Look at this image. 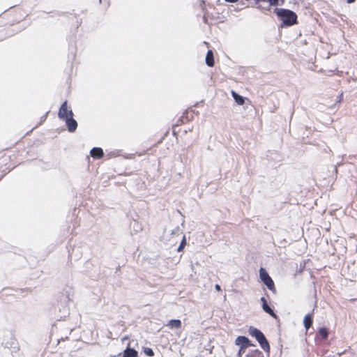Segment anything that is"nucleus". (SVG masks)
I'll return each mask as SVG.
<instances>
[{
	"label": "nucleus",
	"instance_id": "3",
	"mask_svg": "<svg viewBox=\"0 0 357 357\" xmlns=\"http://www.w3.org/2000/svg\"><path fill=\"white\" fill-rule=\"evenodd\" d=\"M259 278L270 291H273V293L275 292L274 282L269 276L265 268H261L259 269Z\"/></svg>",
	"mask_w": 357,
	"mask_h": 357
},
{
	"label": "nucleus",
	"instance_id": "13",
	"mask_svg": "<svg viewBox=\"0 0 357 357\" xmlns=\"http://www.w3.org/2000/svg\"><path fill=\"white\" fill-rule=\"evenodd\" d=\"M231 96L234 99L235 102L239 105H243L245 103V98L234 91H231Z\"/></svg>",
	"mask_w": 357,
	"mask_h": 357
},
{
	"label": "nucleus",
	"instance_id": "10",
	"mask_svg": "<svg viewBox=\"0 0 357 357\" xmlns=\"http://www.w3.org/2000/svg\"><path fill=\"white\" fill-rule=\"evenodd\" d=\"M90 154L93 158L99 159L103 156L104 153L101 148L94 147L91 150Z\"/></svg>",
	"mask_w": 357,
	"mask_h": 357
},
{
	"label": "nucleus",
	"instance_id": "20",
	"mask_svg": "<svg viewBox=\"0 0 357 357\" xmlns=\"http://www.w3.org/2000/svg\"><path fill=\"white\" fill-rule=\"evenodd\" d=\"M215 289L217 291H221V287H220V285H219L218 284H216L215 285Z\"/></svg>",
	"mask_w": 357,
	"mask_h": 357
},
{
	"label": "nucleus",
	"instance_id": "23",
	"mask_svg": "<svg viewBox=\"0 0 357 357\" xmlns=\"http://www.w3.org/2000/svg\"><path fill=\"white\" fill-rule=\"evenodd\" d=\"M127 339H128V337H127V336H126V337H124L123 338V340H127Z\"/></svg>",
	"mask_w": 357,
	"mask_h": 357
},
{
	"label": "nucleus",
	"instance_id": "12",
	"mask_svg": "<svg viewBox=\"0 0 357 357\" xmlns=\"http://www.w3.org/2000/svg\"><path fill=\"white\" fill-rule=\"evenodd\" d=\"M312 324V313H308L305 315L303 319V325L307 331Z\"/></svg>",
	"mask_w": 357,
	"mask_h": 357
},
{
	"label": "nucleus",
	"instance_id": "22",
	"mask_svg": "<svg viewBox=\"0 0 357 357\" xmlns=\"http://www.w3.org/2000/svg\"><path fill=\"white\" fill-rule=\"evenodd\" d=\"M348 3H351L355 1V0H347Z\"/></svg>",
	"mask_w": 357,
	"mask_h": 357
},
{
	"label": "nucleus",
	"instance_id": "6",
	"mask_svg": "<svg viewBox=\"0 0 357 357\" xmlns=\"http://www.w3.org/2000/svg\"><path fill=\"white\" fill-rule=\"evenodd\" d=\"M63 121L66 122L68 130L70 132H74L76 130L77 128V122L73 119V116H68Z\"/></svg>",
	"mask_w": 357,
	"mask_h": 357
},
{
	"label": "nucleus",
	"instance_id": "7",
	"mask_svg": "<svg viewBox=\"0 0 357 357\" xmlns=\"http://www.w3.org/2000/svg\"><path fill=\"white\" fill-rule=\"evenodd\" d=\"M262 303V309L267 314H270L274 319H278L277 314L274 312V311L271 309V307L268 305L266 299L264 297H261L260 299Z\"/></svg>",
	"mask_w": 357,
	"mask_h": 357
},
{
	"label": "nucleus",
	"instance_id": "19",
	"mask_svg": "<svg viewBox=\"0 0 357 357\" xmlns=\"http://www.w3.org/2000/svg\"><path fill=\"white\" fill-rule=\"evenodd\" d=\"M271 6L270 4L268 3V6H264L262 5H259L257 8H259L260 10H271Z\"/></svg>",
	"mask_w": 357,
	"mask_h": 357
},
{
	"label": "nucleus",
	"instance_id": "1",
	"mask_svg": "<svg viewBox=\"0 0 357 357\" xmlns=\"http://www.w3.org/2000/svg\"><path fill=\"white\" fill-rule=\"evenodd\" d=\"M274 13L278 19L282 22L280 27H287L297 24V15L295 12L285 8H275Z\"/></svg>",
	"mask_w": 357,
	"mask_h": 357
},
{
	"label": "nucleus",
	"instance_id": "2",
	"mask_svg": "<svg viewBox=\"0 0 357 357\" xmlns=\"http://www.w3.org/2000/svg\"><path fill=\"white\" fill-rule=\"evenodd\" d=\"M248 333L250 336L256 339L262 349H264L266 352L269 353V343L264 334L260 330L254 326H250L248 328Z\"/></svg>",
	"mask_w": 357,
	"mask_h": 357
},
{
	"label": "nucleus",
	"instance_id": "18",
	"mask_svg": "<svg viewBox=\"0 0 357 357\" xmlns=\"http://www.w3.org/2000/svg\"><path fill=\"white\" fill-rule=\"evenodd\" d=\"M185 244H186L185 237V236H183V239H182V241H181V243H180L179 246L178 247L177 250H178V252H180V251L183 250V249L184 248V247H185Z\"/></svg>",
	"mask_w": 357,
	"mask_h": 357
},
{
	"label": "nucleus",
	"instance_id": "14",
	"mask_svg": "<svg viewBox=\"0 0 357 357\" xmlns=\"http://www.w3.org/2000/svg\"><path fill=\"white\" fill-rule=\"evenodd\" d=\"M256 3L258 2H267L271 6H282L284 3V0H255Z\"/></svg>",
	"mask_w": 357,
	"mask_h": 357
},
{
	"label": "nucleus",
	"instance_id": "5",
	"mask_svg": "<svg viewBox=\"0 0 357 357\" xmlns=\"http://www.w3.org/2000/svg\"><path fill=\"white\" fill-rule=\"evenodd\" d=\"M68 116H73V112L72 109H68L67 101L66 100L64 102L62 103L59 108L58 116L60 119L63 120Z\"/></svg>",
	"mask_w": 357,
	"mask_h": 357
},
{
	"label": "nucleus",
	"instance_id": "17",
	"mask_svg": "<svg viewBox=\"0 0 357 357\" xmlns=\"http://www.w3.org/2000/svg\"><path fill=\"white\" fill-rule=\"evenodd\" d=\"M144 352L147 356L151 357L154 356L153 350L151 348L144 347Z\"/></svg>",
	"mask_w": 357,
	"mask_h": 357
},
{
	"label": "nucleus",
	"instance_id": "9",
	"mask_svg": "<svg viewBox=\"0 0 357 357\" xmlns=\"http://www.w3.org/2000/svg\"><path fill=\"white\" fill-rule=\"evenodd\" d=\"M328 336V329L326 328L323 327V328H319L315 340L316 341H319L320 340H324L327 339Z\"/></svg>",
	"mask_w": 357,
	"mask_h": 357
},
{
	"label": "nucleus",
	"instance_id": "15",
	"mask_svg": "<svg viewBox=\"0 0 357 357\" xmlns=\"http://www.w3.org/2000/svg\"><path fill=\"white\" fill-rule=\"evenodd\" d=\"M181 321L179 319H171L167 324L171 328H180L181 327Z\"/></svg>",
	"mask_w": 357,
	"mask_h": 357
},
{
	"label": "nucleus",
	"instance_id": "8",
	"mask_svg": "<svg viewBox=\"0 0 357 357\" xmlns=\"http://www.w3.org/2000/svg\"><path fill=\"white\" fill-rule=\"evenodd\" d=\"M138 352L133 348L130 347L128 343L127 348L123 351L122 357H137Z\"/></svg>",
	"mask_w": 357,
	"mask_h": 357
},
{
	"label": "nucleus",
	"instance_id": "16",
	"mask_svg": "<svg viewBox=\"0 0 357 357\" xmlns=\"http://www.w3.org/2000/svg\"><path fill=\"white\" fill-rule=\"evenodd\" d=\"M247 357H264L263 353L259 349H255L248 355Z\"/></svg>",
	"mask_w": 357,
	"mask_h": 357
},
{
	"label": "nucleus",
	"instance_id": "4",
	"mask_svg": "<svg viewBox=\"0 0 357 357\" xmlns=\"http://www.w3.org/2000/svg\"><path fill=\"white\" fill-rule=\"evenodd\" d=\"M235 344L240 346L239 352L248 347L254 346L249 338L245 336H238L235 340Z\"/></svg>",
	"mask_w": 357,
	"mask_h": 357
},
{
	"label": "nucleus",
	"instance_id": "24",
	"mask_svg": "<svg viewBox=\"0 0 357 357\" xmlns=\"http://www.w3.org/2000/svg\"><path fill=\"white\" fill-rule=\"evenodd\" d=\"M100 3H101V0H99Z\"/></svg>",
	"mask_w": 357,
	"mask_h": 357
},
{
	"label": "nucleus",
	"instance_id": "21",
	"mask_svg": "<svg viewBox=\"0 0 357 357\" xmlns=\"http://www.w3.org/2000/svg\"><path fill=\"white\" fill-rule=\"evenodd\" d=\"M226 2L229 3H236L238 0H225Z\"/></svg>",
	"mask_w": 357,
	"mask_h": 357
},
{
	"label": "nucleus",
	"instance_id": "11",
	"mask_svg": "<svg viewBox=\"0 0 357 357\" xmlns=\"http://www.w3.org/2000/svg\"><path fill=\"white\" fill-rule=\"evenodd\" d=\"M206 64L209 67H213L214 66V56L212 50H208L206 53Z\"/></svg>",
	"mask_w": 357,
	"mask_h": 357
}]
</instances>
